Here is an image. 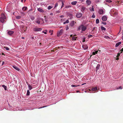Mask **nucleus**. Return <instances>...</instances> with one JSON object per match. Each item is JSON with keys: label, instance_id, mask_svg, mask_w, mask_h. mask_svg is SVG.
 <instances>
[{"label": "nucleus", "instance_id": "30", "mask_svg": "<svg viewBox=\"0 0 123 123\" xmlns=\"http://www.w3.org/2000/svg\"><path fill=\"white\" fill-rule=\"evenodd\" d=\"M52 7H53L52 6H49L47 8L48 10H50L51 9Z\"/></svg>", "mask_w": 123, "mask_h": 123}, {"label": "nucleus", "instance_id": "48", "mask_svg": "<svg viewBox=\"0 0 123 123\" xmlns=\"http://www.w3.org/2000/svg\"><path fill=\"white\" fill-rule=\"evenodd\" d=\"M97 28L96 27H94L93 28V30H92V31H93V30H95V28Z\"/></svg>", "mask_w": 123, "mask_h": 123}, {"label": "nucleus", "instance_id": "62", "mask_svg": "<svg viewBox=\"0 0 123 123\" xmlns=\"http://www.w3.org/2000/svg\"><path fill=\"white\" fill-rule=\"evenodd\" d=\"M80 0L81 1H83L84 0Z\"/></svg>", "mask_w": 123, "mask_h": 123}, {"label": "nucleus", "instance_id": "10", "mask_svg": "<svg viewBox=\"0 0 123 123\" xmlns=\"http://www.w3.org/2000/svg\"><path fill=\"white\" fill-rule=\"evenodd\" d=\"M83 48L84 49H86L88 48V47L87 45L86 44L82 46Z\"/></svg>", "mask_w": 123, "mask_h": 123}, {"label": "nucleus", "instance_id": "36", "mask_svg": "<svg viewBox=\"0 0 123 123\" xmlns=\"http://www.w3.org/2000/svg\"><path fill=\"white\" fill-rule=\"evenodd\" d=\"M45 31H46L45 32L44 31H43L42 32L43 33H44V34H46L47 33V31L46 30H45Z\"/></svg>", "mask_w": 123, "mask_h": 123}, {"label": "nucleus", "instance_id": "41", "mask_svg": "<svg viewBox=\"0 0 123 123\" xmlns=\"http://www.w3.org/2000/svg\"><path fill=\"white\" fill-rule=\"evenodd\" d=\"M31 19L32 20H34L35 19V18L33 16L31 17Z\"/></svg>", "mask_w": 123, "mask_h": 123}, {"label": "nucleus", "instance_id": "9", "mask_svg": "<svg viewBox=\"0 0 123 123\" xmlns=\"http://www.w3.org/2000/svg\"><path fill=\"white\" fill-rule=\"evenodd\" d=\"M98 12L100 14H103L104 13L103 10L102 9H100L99 11Z\"/></svg>", "mask_w": 123, "mask_h": 123}, {"label": "nucleus", "instance_id": "45", "mask_svg": "<svg viewBox=\"0 0 123 123\" xmlns=\"http://www.w3.org/2000/svg\"><path fill=\"white\" fill-rule=\"evenodd\" d=\"M92 18H95V15H94V13H93V15H92Z\"/></svg>", "mask_w": 123, "mask_h": 123}, {"label": "nucleus", "instance_id": "5", "mask_svg": "<svg viewBox=\"0 0 123 123\" xmlns=\"http://www.w3.org/2000/svg\"><path fill=\"white\" fill-rule=\"evenodd\" d=\"M86 29V27L84 26L83 25H82V27L81 28V30L82 31H85Z\"/></svg>", "mask_w": 123, "mask_h": 123}, {"label": "nucleus", "instance_id": "4", "mask_svg": "<svg viewBox=\"0 0 123 123\" xmlns=\"http://www.w3.org/2000/svg\"><path fill=\"white\" fill-rule=\"evenodd\" d=\"M82 15V14L80 13H78L76 14V16L77 18H81Z\"/></svg>", "mask_w": 123, "mask_h": 123}, {"label": "nucleus", "instance_id": "51", "mask_svg": "<svg viewBox=\"0 0 123 123\" xmlns=\"http://www.w3.org/2000/svg\"><path fill=\"white\" fill-rule=\"evenodd\" d=\"M92 55H94L96 54V53L95 52H93L92 53Z\"/></svg>", "mask_w": 123, "mask_h": 123}, {"label": "nucleus", "instance_id": "19", "mask_svg": "<svg viewBox=\"0 0 123 123\" xmlns=\"http://www.w3.org/2000/svg\"><path fill=\"white\" fill-rule=\"evenodd\" d=\"M68 16V18H69L70 19H72L73 18V15L72 14H69Z\"/></svg>", "mask_w": 123, "mask_h": 123}, {"label": "nucleus", "instance_id": "37", "mask_svg": "<svg viewBox=\"0 0 123 123\" xmlns=\"http://www.w3.org/2000/svg\"><path fill=\"white\" fill-rule=\"evenodd\" d=\"M121 53H120H120H117V57H119L120 56V55Z\"/></svg>", "mask_w": 123, "mask_h": 123}, {"label": "nucleus", "instance_id": "29", "mask_svg": "<svg viewBox=\"0 0 123 123\" xmlns=\"http://www.w3.org/2000/svg\"><path fill=\"white\" fill-rule=\"evenodd\" d=\"M90 10L91 11H94V8L93 6H92V9H90Z\"/></svg>", "mask_w": 123, "mask_h": 123}, {"label": "nucleus", "instance_id": "47", "mask_svg": "<svg viewBox=\"0 0 123 123\" xmlns=\"http://www.w3.org/2000/svg\"><path fill=\"white\" fill-rule=\"evenodd\" d=\"M0 55H5V54L3 53H1L0 54Z\"/></svg>", "mask_w": 123, "mask_h": 123}, {"label": "nucleus", "instance_id": "28", "mask_svg": "<svg viewBox=\"0 0 123 123\" xmlns=\"http://www.w3.org/2000/svg\"><path fill=\"white\" fill-rule=\"evenodd\" d=\"M69 20H66L65 22H64L63 23V24H65L66 23H69Z\"/></svg>", "mask_w": 123, "mask_h": 123}, {"label": "nucleus", "instance_id": "35", "mask_svg": "<svg viewBox=\"0 0 123 123\" xmlns=\"http://www.w3.org/2000/svg\"><path fill=\"white\" fill-rule=\"evenodd\" d=\"M99 20L98 19H97L96 20V23L97 24H98L99 23Z\"/></svg>", "mask_w": 123, "mask_h": 123}, {"label": "nucleus", "instance_id": "2", "mask_svg": "<svg viewBox=\"0 0 123 123\" xmlns=\"http://www.w3.org/2000/svg\"><path fill=\"white\" fill-rule=\"evenodd\" d=\"M63 32V30L62 29L58 31L57 33V36L58 37L60 36L62 33Z\"/></svg>", "mask_w": 123, "mask_h": 123}, {"label": "nucleus", "instance_id": "33", "mask_svg": "<svg viewBox=\"0 0 123 123\" xmlns=\"http://www.w3.org/2000/svg\"><path fill=\"white\" fill-rule=\"evenodd\" d=\"M30 92L29 90H27L26 95H30Z\"/></svg>", "mask_w": 123, "mask_h": 123}, {"label": "nucleus", "instance_id": "50", "mask_svg": "<svg viewBox=\"0 0 123 123\" xmlns=\"http://www.w3.org/2000/svg\"><path fill=\"white\" fill-rule=\"evenodd\" d=\"M120 51H121V52H120L121 53H122V52L123 51V48L120 50Z\"/></svg>", "mask_w": 123, "mask_h": 123}, {"label": "nucleus", "instance_id": "27", "mask_svg": "<svg viewBox=\"0 0 123 123\" xmlns=\"http://www.w3.org/2000/svg\"><path fill=\"white\" fill-rule=\"evenodd\" d=\"M29 89L30 90H31L32 88V87L30 85H28Z\"/></svg>", "mask_w": 123, "mask_h": 123}, {"label": "nucleus", "instance_id": "59", "mask_svg": "<svg viewBox=\"0 0 123 123\" xmlns=\"http://www.w3.org/2000/svg\"><path fill=\"white\" fill-rule=\"evenodd\" d=\"M53 14V13H51L50 14V15H52Z\"/></svg>", "mask_w": 123, "mask_h": 123}, {"label": "nucleus", "instance_id": "49", "mask_svg": "<svg viewBox=\"0 0 123 123\" xmlns=\"http://www.w3.org/2000/svg\"><path fill=\"white\" fill-rule=\"evenodd\" d=\"M58 4L57 3H56L55 5V7H57L58 6Z\"/></svg>", "mask_w": 123, "mask_h": 123}, {"label": "nucleus", "instance_id": "3", "mask_svg": "<svg viewBox=\"0 0 123 123\" xmlns=\"http://www.w3.org/2000/svg\"><path fill=\"white\" fill-rule=\"evenodd\" d=\"M42 29L41 28H34V31H40L42 30Z\"/></svg>", "mask_w": 123, "mask_h": 123}, {"label": "nucleus", "instance_id": "17", "mask_svg": "<svg viewBox=\"0 0 123 123\" xmlns=\"http://www.w3.org/2000/svg\"><path fill=\"white\" fill-rule=\"evenodd\" d=\"M1 18H6V16L3 13H2L1 14Z\"/></svg>", "mask_w": 123, "mask_h": 123}, {"label": "nucleus", "instance_id": "55", "mask_svg": "<svg viewBox=\"0 0 123 123\" xmlns=\"http://www.w3.org/2000/svg\"><path fill=\"white\" fill-rule=\"evenodd\" d=\"M119 59V58L118 57H117V58L116 59V60H118Z\"/></svg>", "mask_w": 123, "mask_h": 123}, {"label": "nucleus", "instance_id": "13", "mask_svg": "<svg viewBox=\"0 0 123 123\" xmlns=\"http://www.w3.org/2000/svg\"><path fill=\"white\" fill-rule=\"evenodd\" d=\"M121 42H119L116 43L115 45V47H117L119 46L120 44H121Z\"/></svg>", "mask_w": 123, "mask_h": 123}, {"label": "nucleus", "instance_id": "39", "mask_svg": "<svg viewBox=\"0 0 123 123\" xmlns=\"http://www.w3.org/2000/svg\"><path fill=\"white\" fill-rule=\"evenodd\" d=\"M122 89V87L121 86H119V88H118V87H117L116 88V89L117 90H118V89Z\"/></svg>", "mask_w": 123, "mask_h": 123}, {"label": "nucleus", "instance_id": "61", "mask_svg": "<svg viewBox=\"0 0 123 123\" xmlns=\"http://www.w3.org/2000/svg\"><path fill=\"white\" fill-rule=\"evenodd\" d=\"M22 38L23 39H24L25 38L24 37H22Z\"/></svg>", "mask_w": 123, "mask_h": 123}, {"label": "nucleus", "instance_id": "60", "mask_svg": "<svg viewBox=\"0 0 123 123\" xmlns=\"http://www.w3.org/2000/svg\"><path fill=\"white\" fill-rule=\"evenodd\" d=\"M72 36H73V35H70V37H72Z\"/></svg>", "mask_w": 123, "mask_h": 123}, {"label": "nucleus", "instance_id": "38", "mask_svg": "<svg viewBox=\"0 0 123 123\" xmlns=\"http://www.w3.org/2000/svg\"><path fill=\"white\" fill-rule=\"evenodd\" d=\"M101 23L104 25H106V22H105L102 21L101 22Z\"/></svg>", "mask_w": 123, "mask_h": 123}, {"label": "nucleus", "instance_id": "12", "mask_svg": "<svg viewBox=\"0 0 123 123\" xmlns=\"http://www.w3.org/2000/svg\"><path fill=\"white\" fill-rule=\"evenodd\" d=\"M86 3L88 5H90L91 3V2L90 0H87L86 1Z\"/></svg>", "mask_w": 123, "mask_h": 123}, {"label": "nucleus", "instance_id": "21", "mask_svg": "<svg viewBox=\"0 0 123 123\" xmlns=\"http://www.w3.org/2000/svg\"><path fill=\"white\" fill-rule=\"evenodd\" d=\"M77 2L76 1H74L72 2L71 3V4L73 5H75L77 3Z\"/></svg>", "mask_w": 123, "mask_h": 123}, {"label": "nucleus", "instance_id": "26", "mask_svg": "<svg viewBox=\"0 0 123 123\" xmlns=\"http://www.w3.org/2000/svg\"><path fill=\"white\" fill-rule=\"evenodd\" d=\"M101 28L102 31H105L106 30L105 28L103 26H101Z\"/></svg>", "mask_w": 123, "mask_h": 123}, {"label": "nucleus", "instance_id": "57", "mask_svg": "<svg viewBox=\"0 0 123 123\" xmlns=\"http://www.w3.org/2000/svg\"><path fill=\"white\" fill-rule=\"evenodd\" d=\"M31 38L32 39H34V37H32Z\"/></svg>", "mask_w": 123, "mask_h": 123}, {"label": "nucleus", "instance_id": "7", "mask_svg": "<svg viewBox=\"0 0 123 123\" xmlns=\"http://www.w3.org/2000/svg\"><path fill=\"white\" fill-rule=\"evenodd\" d=\"M14 32L13 31H9L8 32V35H11Z\"/></svg>", "mask_w": 123, "mask_h": 123}, {"label": "nucleus", "instance_id": "25", "mask_svg": "<svg viewBox=\"0 0 123 123\" xmlns=\"http://www.w3.org/2000/svg\"><path fill=\"white\" fill-rule=\"evenodd\" d=\"M2 86L4 88L5 90H7V87L6 86L4 85H2Z\"/></svg>", "mask_w": 123, "mask_h": 123}, {"label": "nucleus", "instance_id": "53", "mask_svg": "<svg viewBox=\"0 0 123 123\" xmlns=\"http://www.w3.org/2000/svg\"><path fill=\"white\" fill-rule=\"evenodd\" d=\"M98 52V51H96L95 52L96 54H97V53Z\"/></svg>", "mask_w": 123, "mask_h": 123}, {"label": "nucleus", "instance_id": "6", "mask_svg": "<svg viewBox=\"0 0 123 123\" xmlns=\"http://www.w3.org/2000/svg\"><path fill=\"white\" fill-rule=\"evenodd\" d=\"M107 17L106 16H104L102 17V20L103 21H105L107 20Z\"/></svg>", "mask_w": 123, "mask_h": 123}, {"label": "nucleus", "instance_id": "16", "mask_svg": "<svg viewBox=\"0 0 123 123\" xmlns=\"http://www.w3.org/2000/svg\"><path fill=\"white\" fill-rule=\"evenodd\" d=\"M86 9V8L84 6H82L81 8V10L82 12H83V11H85Z\"/></svg>", "mask_w": 123, "mask_h": 123}, {"label": "nucleus", "instance_id": "64", "mask_svg": "<svg viewBox=\"0 0 123 123\" xmlns=\"http://www.w3.org/2000/svg\"><path fill=\"white\" fill-rule=\"evenodd\" d=\"M23 0H21V2H23Z\"/></svg>", "mask_w": 123, "mask_h": 123}, {"label": "nucleus", "instance_id": "8", "mask_svg": "<svg viewBox=\"0 0 123 123\" xmlns=\"http://www.w3.org/2000/svg\"><path fill=\"white\" fill-rule=\"evenodd\" d=\"M37 10L38 11L40 12H44V11L42 9L40 8H38Z\"/></svg>", "mask_w": 123, "mask_h": 123}, {"label": "nucleus", "instance_id": "24", "mask_svg": "<svg viewBox=\"0 0 123 123\" xmlns=\"http://www.w3.org/2000/svg\"><path fill=\"white\" fill-rule=\"evenodd\" d=\"M82 27V25L79 26L78 28V30L79 31L80 29H81Z\"/></svg>", "mask_w": 123, "mask_h": 123}, {"label": "nucleus", "instance_id": "15", "mask_svg": "<svg viewBox=\"0 0 123 123\" xmlns=\"http://www.w3.org/2000/svg\"><path fill=\"white\" fill-rule=\"evenodd\" d=\"M13 67L16 69V70L19 71V69L17 67H16V66H13Z\"/></svg>", "mask_w": 123, "mask_h": 123}, {"label": "nucleus", "instance_id": "54", "mask_svg": "<svg viewBox=\"0 0 123 123\" xmlns=\"http://www.w3.org/2000/svg\"><path fill=\"white\" fill-rule=\"evenodd\" d=\"M39 44L40 45V46H41L42 45V44L41 43H39Z\"/></svg>", "mask_w": 123, "mask_h": 123}, {"label": "nucleus", "instance_id": "32", "mask_svg": "<svg viewBox=\"0 0 123 123\" xmlns=\"http://www.w3.org/2000/svg\"><path fill=\"white\" fill-rule=\"evenodd\" d=\"M21 18V17L20 16H18L16 17V18L18 19H20Z\"/></svg>", "mask_w": 123, "mask_h": 123}, {"label": "nucleus", "instance_id": "56", "mask_svg": "<svg viewBox=\"0 0 123 123\" xmlns=\"http://www.w3.org/2000/svg\"><path fill=\"white\" fill-rule=\"evenodd\" d=\"M68 27H67V28H66V30H67L68 29Z\"/></svg>", "mask_w": 123, "mask_h": 123}, {"label": "nucleus", "instance_id": "11", "mask_svg": "<svg viewBox=\"0 0 123 123\" xmlns=\"http://www.w3.org/2000/svg\"><path fill=\"white\" fill-rule=\"evenodd\" d=\"M74 25V21H72L70 24V25L72 27Z\"/></svg>", "mask_w": 123, "mask_h": 123}, {"label": "nucleus", "instance_id": "58", "mask_svg": "<svg viewBox=\"0 0 123 123\" xmlns=\"http://www.w3.org/2000/svg\"><path fill=\"white\" fill-rule=\"evenodd\" d=\"M80 92V91H77L76 92Z\"/></svg>", "mask_w": 123, "mask_h": 123}, {"label": "nucleus", "instance_id": "34", "mask_svg": "<svg viewBox=\"0 0 123 123\" xmlns=\"http://www.w3.org/2000/svg\"><path fill=\"white\" fill-rule=\"evenodd\" d=\"M107 2H108V3H111L112 2V1L111 0H106V1Z\"/></svg>", "mask_w": 123, "mask_h": 123}, {"label": "nucleus", "instance_id": "23", "mask_svg": "<svg viewBox=\"0 0 123 123\" xmlns=\"http://www.w3.org/2000/svg\"><path fill=\"white\" fill-rule=\"evenodd\" d=\"M27 8V7H25V6H24L23 7V8H22V9L24 11H25L26 10Z\"/></svg>", "mask_w": 123, "mask_h": 123}, {"label": "nucleus", "instance_id": "43", "mask_svg": "<svg viewBox=\"0 0 123 123\" xmlns=\"http://www.w3.org/2000/svg\"><path fill=\"white\" fill-rule=\"evenodd\" d=\"M92 36H93L92 35H90L88 36V37L89 38H90L92 37Z\"/></svg>", "mask_w": 123, "mask_h": 123}, {"label": "nucleus", "instance_id": "18", "mask_svg": "<svg viewBox=\"0 0 123 123\" xmlns=\"http://www.w3.org/2000/svg\"><path fill=\"white\" fill-rule=\"evenodd\" d=\"M91 90L92 91H95L97 90V87L93 88L91 89Z\"/></svg>", "mask_w": 123, "mask_h": 123}, {"label": "nucleus", "instance_id": "31", "mask_svg": "<svg viewBox=\"0 0 123 123\" xmlns=\"http://www.w3.org/2000/svg\"><path fill=\"white\" fill-rule=\"evenodd\" d=\"M53 30H50L49 31V32L50 33V35H52L53 34Z\"/></svg>", "mask_w": 123, "mask_h": 123}, {"label": "nucleus", "instance_id": "1", "mask_svg": "<svg viewBox=\"0 0 123 123\" xmlns=\"http://www.w3.org/2000/svg\"><path fill=\"white\" fill-rule=\"evenodd\" d=\"M41 20L43 22H44L43 19L40 18H37L36 19L35 21V22L38 24H40V23L41 21Z\"/></svg>", "mask_w": 123, "mask_h": 123}, {"label": "nucleus", "instance_id": "14", "mask_svg": "<svg viewBox=\"0 0 123 123\" xmlns=\"http://www.w3.org/2000/svg\"><path fill=\"white\" fill-rule=\"evenodd\" d=\"M5 18H0V21L2 23H3L4 21V19Z\"/></svg>", "mask_w": 123, "mask_h": 123}, {"label": "nucleus", "instance_id": "20", "mask_svg": "<svg viewBox=\"0 0 123 123\" xmlns=\"http://www.w3.org/2000/svg\"><path fill=\"white\" fill-rule=\"evenodd\" d=\"M75 35H74V36L73 37H72V40H76V38L77 37H76L75 36Z\"/></svg>", "mask_w": 123, "mask_h": 123}, {"label": "nucleus", "instance_id": "46", "mask_svg": "<svg viewBox=\"0 0 123 123\" xmlns=\"http://www.w3.org/2000/svg\"><path fill=\"white\" fill-rule=\"evenodd\" d=\"M62 7L63 6H64V4L63 1H62Z\"/></svg>", "mask_w": 123, "mask_h": 123}, {"label": "nucleus", "instance_id": "44", "mask_svg": "<svg viewBox=\"0 0 123 123\" xmlns=\"http://www.w3.org/2000/svg\"><path fill=\"white\" fill-rule=\"evenodd\" d=\"M57 50V49H54L53 50H51V51L52 52H55V50Z\"/></svg>", "mask_w": 123, "mask_h": 123}, {"label": "nucleus", "instance_id": "40", "mask_svg": "<svg viewBox=\"0 0 123 123\" xmlns=\"http://www.w3.org/2000/svg\"><path fill=\"white\" fill-rule=\"evenodd\" d=\"M79 86V85H77V86H75L74 85H71V86L72 87H75V86L77 87V86Z\"/></svg>", "mask_w": 123, "mask_h": 123}, {"label": "nucleus", "instance_id": "22", "mask_svg": "<svg viewBox=\"0 0 123 123\" xmlns=\"http://www.w3.org/2000/svg\"><path fill=\"white\" fill-rule=\"evenodd\" d=\"M100 65L99 64H98L97 66L96 67V71H97V70L100 67Z\"/></svg>", "mask_w": 123, "mask_h": 123}, {"label": "nucleus", "instance_id": "63", "mask_svg": "<svg viewBox=\"0 0 123 123\" xmlns=\"http://www.w3.org/2000/svg\"><path fill=\"white\" fill-rule=\"evenodd\" d=\"M85 84V83H84V84H82V85H84V84Z\"/></svg>", "mask_w": 123, "mask_h": 123}, {"label": "nucleus", "instance_id": "42", "mask_svg": "<svg viewBox=\"0 0 123 123\" xmlns=\"http://www.w3.org/2000/svg\"><path fill=\"white\" fill-rule=\"evenodd\" d=\"M4 48H5V49L7 50H8L9 49V48L7 47H4Z\"/></svg>", "mask_w": 123, "mask_h": 123}, {"label": "nucleus", "instance_id": "52", "mask_svg": "<svg viewBox=\"0 0 123 123\" xmlns=\"http://www.w3.org/2000/svg\"><path fill=\"white\" fill-rule=\"evenodd\" d=\"M4 64V62H2V65H3Z\"/></svg>", "mask_w": 123, "mask_h": 123}]
</instances>
